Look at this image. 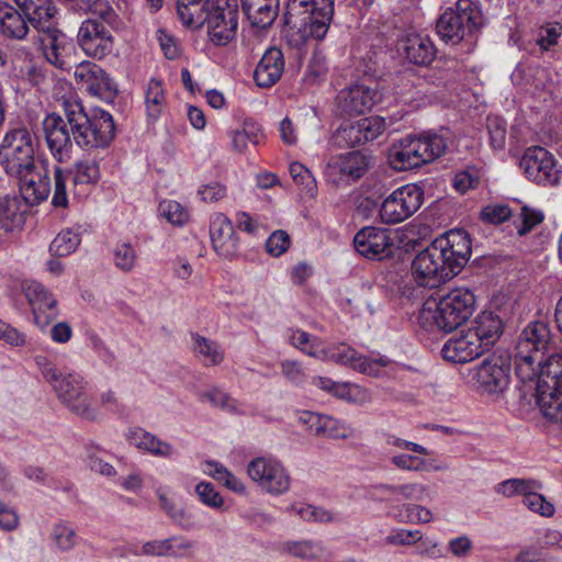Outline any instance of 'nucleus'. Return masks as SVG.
I'll return each mask as SVG.
<instances>
[{"label":"nucleus","mask_w":562,"mask_h":562,"mask_svg":"<svg viewBox=\"0 0 562 562\" xmlns=\"http://www.w3.org/2000/svg\"><path fill=\"white\" fill-rule=\"evenodd\" d=\"M504 331L502 318L493 312H482L471 326L449 338L441 348V356L452 363L473 361L488 351Z\"/></svg>","instance_id":"1"},{"label":"nucleus","mask_w":562,"mask_h":562,"mask_svg":"<svg viewBox=\"0 0 562 562\" xmlns=\"http://www.w3.org/2000/svg\"><path fill=\"white\" fill-rule=\"evenodd\" d=\"M475 307L476 297L470 289L454 288L438 300L425 301L417 322L427 331L439 329L451 333L473 315Z\"/></svg>","instance_id":"2"},{"label":"nucleus","mask_w":562,"mask_h":562,"mask_svg":"<svg viewBox=\"0 0 562 562\" xmlns=\"http://www.w3.org/2000/svg\"><path fill=\"white\" fill-rule=\"evenodd\" d=\"M65 116L75 143L85 150L104 148L115 135V125L110 113L101 111L89 116L80 102L65 101Z\"/></svg>","instance_id":"3"},{"label":"nucleus","mask_w":562,"mask_h":562,"mask_svg":"<svg viewBox=\"0 0 562 562\" xmlns=\"http://www.w3.org/2000/svg\"><path fill=\"white\" fill-rule=\"evenodd\" d=\"M44 379L53 386L58 398L67 408L86 420H95L99 412L92 405L87 391V382L80 374L68 373L63 375L57 368L44 357L36 358Z\"/></svg>","instance_id":"4"},{"label":"nucleus","mask_w":562,"mask_h":562,"mask_svg":"<svg viewBox=\"0 0 562 562\" xmlns=\"http://www.w3.org/2000/svg\"><path fill=\"white\" fill-rule=\"evenodd\" d=\"M448 148V138L442 134L428 133L422 136H406L394 144L389 161L397 171L418 168L442 156Z\"/></svg>","instance_id":"5"},{"label":"nucleus","mask_w":562,"mask_h":562,"mask_svg":"<svg viewBox=\"0 0 562 562\" xmlns=\"http://www.w3.org/2000/svg\"><path fill=\"white\" fill-rule=\"evenodd\" d=\"M334 0H288L284 24L316 40L327 34L334 15Z\"/></svg>","instance_id":"6"},{"label":"nucleus","mask_w":562,"mask_h":562,"mask_svg":"<svg viewBox=\"0 0 562 562\" xmlns=\"http://www.w3.org/2000/svg\"><path fill=\"white\" fill-rule=\"evenodd\" d=\"M535 390L543 415L562 425V355L552 353L542 360Z\"/></svg>","instance_id":"7"},{"label":"nucleus","mask_w":562,"mask_h":562,"mask_svg":"<svg viewBox=\"0 0 562 562\" xmlns=\"http://www.w3.org/2000/svg\"><path fill=\"white\" fill-rule=\"evenodd\" d=\"M483 24L481 10L472 0H458L437 20L436 30L446 43L458 44Z\"/></svg>","instance_id":"8"},{"label":"nucleus","mask_w":562,"mask_h":562,"mask_svg":"<svg viewBox=\"0 0 562 562\" xmlns=\"http://www.w3.org/2000/svg\"><path fill=\"white\" fill-rule=\"evenodd\" d=\"M36 138L26 126L10 128L0 145V165L10 176L35 164Z\"/></svg>","instance_id":"9"},{"label":"nucleus","mask_w":562,"mask_h":562,"mask_svg":"<svg viewBox=\"0 0 562 562\" xmlns=\"http://www.w3.org/2000/svg\"><path fill=\"white\" fill-rule=\"evenodd\" d=\"M412 273L418 285L427 288H436L458 274L436 239L415 256Z\"/></svg>","instance_id":"10"},{"label":"nucleus","mask_w":562,"mask_h":562,"mask_svg":"<svg viewBox=\"0 0 562 562\" xmlns=\"http://www.w3.org/2000/svg\"><path fill=\"white\" fill-rule=\"evenodd\" d=\"M424 201V191L416 183L394 190L380 206V218L385 224H398L418 211Z\"/></svg>","instance_id":"11"},{"label":"nucleus","mask_w":562,"mask_h":562,"mask_svg":"<svg viewBox=\"0 0 562 562\" xmlns=\"http://www.w3.org/2000/svg\"><path fill=\"white\" fill-rule=\"evenodd\" d=\"M372 155L361 150L347 151L331 156L326 164L325 176L328 181L339 184H350L361 179L373 166Z\"/></svg>","instance_id":"12"},{"label":"nucleus","mask_w":562,"mask_h":562,"mask_svg":"<svg viewBox=\"0 0 562 562\" xmlns=\"http://www.w3.org/2000/svg\"><path fill=\"white\" fill-rule=\"evenodd\" d=\"M207 33L216 45H225L234 38L238 25V10L236 3L228 0H217L207 11Z\"/></svg>","instance_id":"13"},{"label":"nucleus","mask_w":562,"mask_h":562,"mask_svg":"<svg viewBox=\"0 0 562 562\" xmlns=\"http://www.w3.org/2000/svg\"><path fill=\"white\" fill-rule=\"evenodd\" d=\"M319 353V359L322 360H330L338 364L350 366L352 369L371 376H380L382 369L391 362L386 357L369 358L361 356L346 344L328 348L321 347Z\"/></svg>","instance_id":"14"},{"label":"nucleus","mask_w":562,"mask_h":562,"mask_svg":"<svg viewBox=\"0 0 562 562\" xmlns=\"http://www.w3.org/2000/svg\"><path fill=\"white\" fill-rule=\"evenodd\" d=\"M249 477L267 493L279 495L290 487V476L282 464L271 458L259 457L247 468Z\"/></svg>","instance_id":"15"},{"label":"nucleus","mask_w":562,"mask_h":562,"mask_svg":"<svg viewBox=\"0 0 562 562\" xmlns=\"http://www.w3.org/2000/svg\"><path fill=\"white\" fill-rule=\"evenodd\" d=\"M386 127L381 116H370L357 122L341 124L333 135V142L338 147H355L378 138Z\"/></svg>","instance_id":"16"},{"label":"nucleus","mask_w":562,"mask_h":562,"mask_svg":"<svg viewBox=\"0 0 562 562\" xmlns=\"http://www.w3.org/2000/svg\"><path fill=\"white\" fill-rule=\"evenodd\" d=\"M473 379L480 391L499 394L509 383V362L502 356L491 355L475 368Z\"/></svg>","instance_id":"17"},{"label":"nucleus","mask_w":562,"mask_h":562,"mask_svg":"<svg viewBox=\"0 0 562 562\" xmlns=\"http://www.w3.org/2000/svg\"><path fill=\"white\" fill-rule=\"evenodd\" d=\"M520 168L529 180L538 184H555L559 181L554 159L542 147L528 148L520 159Z\"/></svg>","instance_id":"18"},{"label":"nucleus","mask_w":562,"mask_h":562,"mask_svg":"<svg viewBox=\"0 0 562 562\" xmlns=\"http://www.w3.org/2000/svg\"><path fill=\"white\" fill-rule=\"evenodd\" d=\"M12 176L19 179L21 199L26 205H38L49 196L52 183L47 169L34 164L33 167H27L21 173Z\"/></svg>","instance_id":"19"},{"label":"nucleus","mask_w":562,"mask_h":562,"mask_svg":"<svg viewBox=\"0 0 562 562\" xmlns=\"http://www.w3.org/2000/svg\"><path fill=\"white\" fill-rule=\"evenodd\" d=\"M42 126L52 156L59 162L67 161L71 155L74 139L68 121L52 113L44 119Z\"/></svg>","instance_id":"20"},{"label":"nucleus","mask_w":562,"mask_h":562,"mask_svg":"<svg viewBox=\"0 0 562 562\" xmlns=\"http://www.w3.org/2000/svg\"><path fill=\"white\" fill-rule=\"evenodd\" d=\"M37 31L41 33L38 42L47 61L57 68L67 69L69 66L66 58L74 49L72 41L52 22Z\"/></svg>","instance_id":"21"},{"label":"nucleus","mask_w":562,"mask_h":562,"mask_svg":"<svg viewBox=\"0 0 562 562\" xmlns=\"http://www.w3.org/2000/svg\"><path fill=\"white\" fill-rule=\"evenodd\" d=\"M78 43L88 56L99 59L110 54L113 47L111 32L98 20L82 22L78 31Z\"/></svg>","instance_id":"22"},{"label":"nucleus","mask_w":562,"mask_h":562,"mask_svg":"<svg viewBox=\"0 0 562 562\" xmlns=\"http://www.w3.org/2000/svg\"><path fill=\"white\" fill-rule=\"evenodd\" d=\"M353 245L359 255L381 260L392 254V238L387 229L367 226L361 228L353 238Z\"/></svg>","instance_id":"23"},{"label":"nucleus","mask_w":562,"mask_h":562,"mask_svg":"<svg viewBox=\"0 0 562 562\" xmlns=\"http://www.w3.org/2000/svg\"><path fill=\"white\" fill-rule=\"evenodd\" d=\"M24 293L32 307L35 324L45 328L58 315L56 300L43 284L36 281L26 283Z\"/></svg>","instance_id":"24"},{"label":"nucleus","mask_w":562,"mask_h":562,"mask_svg":"<svg viewBox=\"0 0 562 562\" xmlns=\"http://www.w3.org/2000/svg\"><path fill=\"white\" fill-rule=\"evenodd\" d=\"M75 79L94 95L109 99L116 93V86L109 75L97 64L82 61L75 67Z\"/></svg>","instance_id":"25"},{"label":"nucleus","mask_w":562,"mask_h":562,"mask_svg":"<svg viewBox=\"0 0 562 562\" xmlns=\"http://www.w3.org/2000/svg\"><path fill=\"white\" fill-rule=\"evenodd\" d=\"M516 350L544 358L546 352L554 350L549 325L541 321L529 323L519 335Z\"/></svg>","instance_id":"26"},{"label":"nucleus","mask_w":562,"mask_h":562,"mask_svg":"<svg viewBox=\"0 0 562 562\" xmlns=\"http://www.w3.org/2000/svg\"><path fill=\"white\" fill-rule=\"evenodd\" d=\"M456 272L459 273L470 259L472 252L471 238L464 229H451L436 238Z\"/></svg>","instance_id":"27"},{"label":"nucleus","mask_w":562,"mask_h":562,"mask_svg":"<svg viewBox=\"0 0 562 562\" xmlns=\"http://www.w3.org/2000/svg\"><path fill=\"white\" fill-rule=\"evenodd\" d=\"M380 98L381 95L376 89L366 85H356L341 90L337 97V101L341 112L353 115L370 111Z\"/></svg>","instance_id":"28"},{"label":"nucleus","mask_w":562,"mask_h":562,"mask_svg":"<svg viewBox=\"0 0 562 562\" xmlns=\"http://www.w3.org/2000/svg\"><path fill=\"white\" fill-rule=\"evenodd\" d=\"M210 237L213 249L223 258H232L238 251V238L231 220L217 213L210 224Z\"/></svg>","instance_id":"29"},{"label":"nucleus","mask_w":562,"mask_h":562,"mask_svg":"<svg viewBox=\"0 0 562 562\" xmlns=\"http://www.w3.org/2000/svg\"><path fill=\"white\" fill-rule=\"evenodd\" d=\"M32 23L14 4L0 2V35L7 40L23 41L30 33Z\"/></svg>","instance_id":"30"},{"label":"nucleus","mask_w":562,"mask_h":562,"mask_svg":"<svg viewBox=\"0 0 562 562\" xmlns=\"http://www.w3.org/2000/svg\"><path fill=\"white\" fill-rule=\"evenodd\" d=\"M283 70L284 57L282 50L278 47H270L259 60L254 71V79L257 86L269 88L279 81Z\"/></svg>","instance_id":"31"},{"label":"nucleus","mask_w":562,"mask_h":562,"mask_svg":"<svg viewBox=\"0 0 562 562\" xmlns=\"http://www.w3.org/2000/svg\"><path fill=\"white\" fill-rule=\"evenodd\" d=\"M241 9L252 26L267 29L276 21L280 0H240Z\"/></svg>","instance_id":"32"},{"label":"nucleus","mask_w":562,"mask_h":562,"mask_svg":"<svg viewBox=\"0 0 562 562\" xmlns=\"http://www.w3.org/2000/svg\"><path fill=\"white\" fill-rule=\"evenodd\" d=\"M13 2L35 30L47 26V23L52 22L57 14L53 0H14Z\"/></svg>","instance_id":"33"},{"label":"nucleus","mask_w":562,"mask_h":562,"mask_svg":"<svg viewBox=\"0 0 562 562\" xmlns=\"http://www.w3.org/2000/svg\"><path fill=\"white\" fill-rule=\"evenodd\" d=\"M27 206L19 196L0 199V229L13 232L21 228L25 221Z\"/></svg>","instance_id":"34"},{"label":"nucleus","mask_w":562,"mask_h":562,"mask_svg":"<svg viewBox=\"0 0 562 562\" xmlns=\"http://www.w3.org/2000/svg\"><path fill=\"white\" fill-rule=\"evenodd\" d=\"M210 8V0H177L178 18L191 29H199L205 23Z\"/></svg>","instance_id":"35"},{"label":"nucleus","mask_w":562,"mask_h":562,"mask_svg":"<svg viewBox=\"0 0 562 562\" xmlns=\"http://www.w3.org/2000/svg\"><path fill=\"white\" fill-rule=\"evenodd\" d=\"M406 58L419 66H428L436 57L437 49L428 36L413 35L404 47Z\"/></svg>","instance_id":"36"},{"label":"nucleus","mask_w":562,"mask_h":562,"mask_svg":"<svg viewBox=\"0 0 562 562\" xmlns=\"http://www.w3.org/2000/svg\"><path fill=\"white\" fill-rule=\"evenodd\" d=\"M128 439L134 446L145 449L151 454L165 458L173 454V447L170 443L160 440L155 435L142 428L131 430Z\"/></svg>","instance_id":"37"},{"label":"nucleus","mask_w":562,"mask_h":562,"mask_svg":"<svg viewBox=\"0 0 562 562\" xmlns=\"http://www.w3.org/2000/svg\"><path fill=\"white\" fill-rule=\"evenodd\" d=\"M192 351L205 367L218 366L224 360V351L221 346L199 334L192 335Z\"/></svg>","instance_id":"38"},{"label":"nucleus","mask_w":562,"mask_h":562,"mask_svg":"<svg viewBox=\"0 0 562 562\" xmlns=\"http://www.w3.org/2000/svg\"><path fill=\"white\" fill-rule=\"evenodd\" d=\"M395 510L394 519L402 524H427L432 520V513L427 507L405 502L393 506Z\"/></svg>","instance_id":"39"},{"label":"nucleus","mask_w":562,"mask_h":562,"mask_svg":"<svg viewBox=\"0 0 562 562\" xmlns=\"http://www.w3.org/2000/svg\"><path fill=\"white\" fill-rule=\"evenodd\" d=\"M544 358L532 353H521L516 350L515 353V371L516 375L522 383H529L539 380V371Z\"/></svg>","instance_id":"40"},{"label":"nucleus","mask_w":562,"mask_h":562,"mask_svg":"<svg viewBox=\"0 0 562 562\" xmlns=\"http://www.w3.org/2000/svg\"><path fill=\"white\" fill-rule=\"evenodd\" d=\"M261 137L262 131L257 124L245 122L240 130L231 133L232 148L237 153H244L249 144L258 145Z\"/></svg>","instance_id":"41"},{"label":"nucleus","mask_w":562,"mask_h":562,"mask_svg":"<svg viewBox=\"0 0 562 562\" xmlns=\"http://www.w3.org/2000/svg\"><path fill=\"white\" fill-rule=\"evenodd\" d=\"M542 487L541 483L532 479H509L496 485V493L505 496L513 497L515 495H522L524 498L531 492Z\"/></svg>","instance_id":"42"},{"label":"nucleus","mask_w":562,"mask_h":562,"mask_svg":"<svg viewBox=\"0 0 562 562\" xmlns=\"http://www.w3.org/2000/svg\"><path fill=\"white\" fill-rule=\"evenodd\" d=\"M166 97L164 93L162 85L159 80L153 78L147 83L145 93V103L148 117L156 120L160 115Z\"/></svg>","instance_id":"43"},{"label":"nucleus","mask_w":562,"mask_h":562,"mask_svg":"<svg viewBox=\"0 0 562 562\" xmlns=\"http://www.w3.org/2000/svg\"><path fill=\"white\" fill-rule=\"evenodd\" d=\"M80 244V236L71 229L60 232L52 241L49 250L53 256L64 257L74 252Z\"/></svg>","instance_id":"44"},{"label":"nucleus","mask_w":562,"mask_h":562,"mask_svg":"<svg viewBox=\"0 0 562 562\" xmlns=\"http://www.w3.org/2000/svg\"><path fill=\"white\" fill-rule=\"evenodd\" d=\"M137 255L130 243H121L113 249V262L115 267L123 272H130L134 269Z\"/></svg>","instance_id":"45"},{"label":"nucleus","mask_w":562,"mask_h":562,"mask_svg":"<svg viewBox=\"0 0 562 562\" xmlns=\"http://www.w3.org/2000/svg\"><path fill=\"white\" fill-rule=\"evenodd\" d=\"M284 550L300 559H317L324 554L322 544L312 541L286 542Z\"/></svg>","instance_id":"46"},{"label":"nucleus","mask_w":562,"mask_h":562,"mask_svg":"<svg viewBox=\"0 0 562 562\" xmlns=\"http://www.w3.org/2000/svg\"><path fill=\"white\" fill-rule=\"evenodd\" d=\"M290 341L294 347L301 349L306 355L321 358L319 349L322 346L317 338L311 340L310 334L303 330H294L290 337Z\"/></svg>","instance_id":"47"},{"label":"nucleus","mask_w":562,"mask_h":562,"mask_svg":"<svg viewBox=\"0 0 562 562\" xmlns=\"http://www.w3.org/2000/svg\"><path fill=\"white\" fill-rule=\"evenodd\" d=\"M99 178L100 169L94 160H83L76 164L75 183H95Z\"/></svg>","instance_id":"48"},{"label":"nucleus","mask_w":562,"mask_h":562,"mask_svg":"<svg viewBox=\"0 0 562 562\" xmlns=\"http://www.w3.org/2000/svg\"><path fill=\"white\" fill-rule=\"evenodd\" d=\"M67 176L60 167L54 170V193L52 198V205L54 207L65 209L68 206V195L66 190Z\"/></svg>","instance_id":"49"},{"label":"nucleus","mask_w":562,"mask_h":562,"mask_svg":"<svg viewBox=\"0 0 562 562\" xmlns=\"http://www.w3.org/2000/svg\"><path fill=\"white\" fill-rule=\"evenodd\" d=\"M195 493L199 499L206 506L215 509H221L224 505V499L215 487L210 482H200L195 486Z\"/></svg>","instance_id":"50"},{"label":"nucleus","mask_w":562,"mask_h":562,"mask_svg":"<svg viewBox=\"0 0 562 562\" xmlns=\"http://www.w3.org/2000/svg\"><path fill=\"white\" fill-rule=\"evenodd\" d=\"M512 216V210L506 204H488L480 213V218L488 224H501Z\"/></svg>","instance_id":"51"},{"label":"nucleus","mask_w":562,"mask_h":562,"mask_svg":"<svg viewBox=\"0 0 562 562\" xmlns=\"http://www.w3.org/2000/svg\"><path fill=\"white\" fill-rule=\"evenodd\" d=\"M392 463L398 469L407 471H425L434 469L426 460L412 456V454H397L392 457ZM435 470H440L439 467H435Z\"/></svg>","instance_id":"52"},{"label":"nucleus","mask_w":562,"mask_h":562,"mask_svg":"<svg viewBox=\"0 0 562 562\" xmlns=\"http://www.w3.org/2000/svg\"><path fill=\"white\" fill-rule=\"evenodd\" d=\"M55 546L61 551H68L76 544V532L67 525H56L52 532Z\"/></svg>","instance_id":"53"},{"label":"nucleus","mask_w":562,"mask_h":562,"mask_svg":"<svg viewBox=\"0 0 562 562\" xmlns=\"http://www.w3.org/2000/svg\"><path fill=\"white\" fill-rule=\"evenodd\" d=\"M299 420L306 425L311 434L316 436H323L325 432L326 424H333L331 417L319 415L313 412H303L300 415Z\"/></svg>","instance_id":"54"},{"label":"nucleus","mask_w":562,"mask_h":562,"mask_svg":"<svg viewBox=\"0 0 562 562\" xmlns=\"http://www.w3.org/2000/svg\"><path fill=\"white\" fill-rule=\"evenodd\" d=\"M522 502L530 510L541 516L551 517L554 514V506L536 491H531Z\"/></svg>","instance_id":"55"},{"label":"nucleus","mask_w":562,"mask_h":562,"mask_svg":"<svg viewBox=\"0 0 562 562\" xmlns=\"http://www.w3.org/2000/svg\"><path fill=\"white\" fill-rule=\"evenodd\" d=\"M169 557L172 558H192L195 550V542L183 536H173L169 538Z\"/></svg>","instance_id":"56"},{"label":"nucleus","mask_w":562,"mask_h":562,"mask_svg":"<svg viewBox=\"0 0 562 562\" xmlns=\"http://www.w3.org/2000/svg\"><path fill=\"white\" fill-rule=\"evenodd\" d=\"M290 236L285 231L273 232L266 241V250L273 257H279L290 247Z\"/></svg>","instance_id":"57"},{"label":"nucleus","mask_w":562,"mask_h":562,"mask_svg":"<svg viewBox=\"0 0 562 562\" xmlns=\"http://www.w3.org/2000/svg\"><path fill=\"white\" fill-rule=\"evenodd\" d=\"M422 538L423 533L419 530L395 529L385 538V542L393 546H412Z\"/></svg>","instance_id":"58"},{"label":"nucleus","mask_w":562,"mask_h":562,"mask_svg":"<svg viewBox=\"0 0 562 562\" xmlns=\"http://www.w3.org/2000/svg\"><path fill=\"white\" fill-rule=\"evenodd\" d=\"M398 485L394 484H375L371 486V498L375 502H401L400 492H397Z\"/></svg>","instance_id":"59"},{"label":"nucleus","mask_w":562,"mask_h":562,"mask_svg":"<svg viewBox=\"0 0 562 562\" xmlns=\"http://www.w3.org/2000/svg\"><path fill=\"white\" fill-rule=\"evenodd\" d=\"M203 398L210 401L214 406L228 412L237 411V403L227 393L218 387H213L203 394Z\"/></svg>","instance_id":"60"},{"label":"nucleus","mask_w":562,"mask_h":562,"mask_svg":"<svg viewBox=\"0 0 562 562\" xmlns=\"http://www.w3.org/2000/svg\"><path fill=\"white\" fill-rule=\"evenodd\" d=\"M160 209L167 221L173 225H182L188 218L183 206L176 201H164Z\"/></svg>","instance_id":"61"},{"label":"nucleus","mask_w":562,"mask_h":562,"mask_svg":"<svg viewBox=\"0 0 562 562\" xmlns=\"http://www.w3.org/2000/svg\"><path fill=\"white\" fill-rule=\"evenodd\" d=\"M487 130L490 133L491 144L494 148H502L505 145L506 124L501 117H488Z\"/></svg>","instance_id":"62"},{"label":"nucleus","mask_w":562,"mask_h":562,"mask_svg":"<svg viewBox=\"0 0 562 562\" xmlns=\"http://www.w3.org/2000/svg\"><path fill=\"white\" fill-rule=\"evenodd\" d=\"M519 220L521 222L520 226H517L518 234L525 235L530 232L536 225L542 222L543 215L540 211L530 209L528 206H522L520 209Z\"/></svg>","instance_id":"63"},{"label":"nucleus","mask_w":562,"mask_h":562,"mask_svg":"<svg viewBox=\"0 0 562 562\" xmlns=\"http://www.w3.org/2000/svg\"><path fill=\"white\" fill-rule=\"evenodd\" d=\"M561 30L562 27L559 25H548L539 30L536 43L541 50H549L551 46L558 43V38L561 36Z\"/></svg>","instance_id":"64"}]
</instances>
